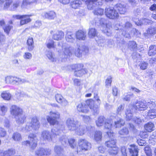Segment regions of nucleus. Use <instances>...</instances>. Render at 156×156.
<instances>
[{"label": "nucleus", "instance_id": "f257e3e1", "mask_svg": "<svg viewBox=\"0 0 156 156\" xmlns=\"http://www.w3.org/2000/svg\"><path fill=\"white\" fill-rule=\"evenodd\" d=\"M62 53V55H58V57L56 58L53 55L52 52L48 51L46 53V55L48 58L52 62H56L58 61L62 60V58H66L71 56L74 53V50L72 47H70L66 44L63 45Z\"/></svg>", "mask_w": 156, "mask_h": 156}, {"label": "nucleus", "instance_id": "f03ea898", "mask_svg": "<svg viewBox=\"0 0 156 156\" xmlns=\"http://www.w3.org/2000/svg\"><path fill=\"white\" fill-rule=\"evenodd\" d=\"M86 104L81 103L79 104L77 106V109L80 112L84 113H87L89 111L88 108V106L92 109L94 115L98 113V108L97 105H94V101L92 99L87 100L86 101Z\"/></svg>", "mask_w": 156, "mask_h": 156}, {"label": "nucleus", "instance_id": "7ed1b4c3", "mask_svg": "<svg viewBox=\"0 0 156 156\" xmlns=\"http://www.w3.org/2000/svg\"><path fill=\"white\" fill-rule=\"evenodd\" d=\"M62 132V130H58L56 128L52 129L51 133L48 131L44 130L41 133V139L45 141L53 142Z\"/></svg>", "mask_w": 156, "mask_h": 156}, {"label": "nucleus", "instance_id": "20e7f679", "mask_svg": "<svg viewBox=\"0 0 156 156\" xmlns=\"http://www.w3.org/2000/svg\"><path fill=\"white\" fill-rule=\"evenodd\" d=\"M40 123L36 116L33 117L30 122H28L25 127L22 129V130L24 132H28L38 129L40 127Z\"/></svg>", "mask_w": 156, "mask_h": 156}, {"label": "nucleus", "instance_id": "39448f33", "mask_svg": "<svg viewBox=\"0 0 156 156\" xmlns=\"http://www.w3.org/2000/svg\"><path fill=\"white\" fill-rule=\"evenodd\" d=\"M28 139L30 140H26L22 142L23 146H30L31 150H34L37 145V139L36 136L34 134H30L29 135Z\"/></svg>", "mask_w": 156, "mask_h": 156}, {"label": "nucleus", "instance_id": "423d86ee", "mask_svg": "<svg viewBox=\"0 0 156 156\" xmlns=\"http://www.w3.org/2000/svg\"><path fill=\"white\" fill-rule=\"evenodd\" d=\"M5 83L7 84H21L28 82V80L25 79H21L15 76H8L5 78Z\"/></svg>", "mask_w": 156, "mask_h": 156}, {"label": "nucleus", "instance_id": "0eeeda50", "mask_svg": "<svg viewBox=\"0 0 156 156\" xmlns=\"http://www.w3.org/2000/svg\"><path fill=\"white\" fill-rule=\"evenodd\" d=\"M60 117L59 112L51 111L49 113V116H47V119L50 125H54L57 123V120Z\"/></svg>", "mask_w": 156, "mask_h": 156}, {"label": "nucleus", "instance_id": "6e6552de", "mask_svg": "<svg viewBox=\"0 0 156 156\" xmlns=\"http://www.w3.org/2000/svg\"><path fill=\"white\" fill-rule=\"evenodd\" d=\"M105 13L108 18L111 19H115L119 16L117 11L112 7L106 8L105 10Z\"/></svg>", "mask_w": 156, "mask_h": 156}, {"label": "nucleus", "instance_id": "1a4fd4ad", "mask_svg": "<svg viewBox=\"0 0 156 156\" xmlns=\"http://www.w3.org/2000/svg\"><path fill=\"white\" fill-rule=\"evenodd\" d=\"M100 23L101 25L103 32L107 36L111 35L112 27L107 24V21L104 18H101L100 20Z\"/></svg>", "mask_w": 156, "mask_h": 156}, {"label": "nucleus", "instance_id": "9d476101", "mask_svg": "<svg viewBox=\"0 0 156 156\" xmlns=\"http://www.w3.org/2000/svg\"><path fill=\"white\" fill-rule=\"evenodd\" d=\"M79 147L82 150L87 151L90 150L91 147V143L84 139H80L78 141Z\"/></svg>", "mask_w": 156, "mask_h": 156}, {"label": "nucleus", "instance_id": "9b49d317", "mask_svg": "<svg viewBox=\"0 0 156 156\" xmlns=\"http://www.w3.org/2000/svg\"><path fill=\"white\" fill-rule=\"evenodd\" d=\"M84 1L87 5V7L89 10H93L97 6L101 5H102L101 2L99 0H82Z\"/></svg>", "mask_w": 156, "mask_h": 156}, {"label": "nucleus", "instance_id": "f8f14e48", "mask_svg": "<svg viewBox=\"0 0 156 156\" xmlns=\"http://www.w3.org/2000/svg\"><path fill=\"white\" fill-rule=\"evenodd\" d=\"M107 134L110 140L105 142V145L109 148L116 146V141L114 139V134L113 132L110 130L109 132H107Z\"/></svg>", "mask_w": 156, "mask_h": 156}, {"label": "nucleus", "instance_id": "ddd939ff", "mask_svg": "<svg viewBox=\"0 0 156 156\" xmlns=\"http://www.w3.org/2000/svg\"><path fill=\"white\" fill-rule=\"evenodd\" d=\"M75 67L74 75L76 76H80L87 72V69L83 68V65L82 64L76 65Z\"/></svg>", "mask_w": 156, "mask_h": 156}, {"label": "nucleus", "instance_id": "4468645a", "mask_svg": "<svg viewBox=\"0 0 156 156\" xmlns=\"http://www.w3.org/2000/svg\"><path fill=\"white\" fill-rule=\"evenodd\" d=\"M78 122L73 119L68 118L66 121V124L68 129L71 131L75 130L78 126Z\"/></svg>", "mask_w": 156, "mask_h": 156}, {"label": "nucleus", "instance_id": "2eb2a0df", "mask_svg": "<svg viewBox=\"0 0 156 156\" xmlns=\"http://www.w3.org/2000/svg\"><path fill=\"white\" fill-rule=\"evenodd\" d=\"M32 16L31 15H16L15 17L17 19H22L20 21V24L21 25H23L31 21V19L30 17ZM13 17H14L15 16H13Z\"/></svg>", "mask_w": 156, "mask_h": 156}, {"label": "nucleus", "instance_id": "dca6fc26", "mask_svg": "<svg viewBox=\"0 0 156 156\" xmlns=\"http://www.w3.org/2000/svg\"><path fill=\"white\" fill-rule=\"evenodd\" d=\"M11 114L15 117L23 113L22 109L19 106L15 105H12L10 109Z\"/></svg>", "mask_w": 156, "mask_h": 156}, {"label": "nucleus", "instance_id": "f3484780", "mask_svg": "<svg viewBox=\"0 0 156 156\" xmlns=\"http://www.w3.org/2000/svg\"><path fill=\"white\" fill-rule=\"evenodd\" d=\"M133 108L137 110L141 111L146 110L147 108V105L145 102L139 101L133 105Z\"/></svg>", "mask_w": 156, "mask_h": 156}, {"label": "nucleus", "instance_id": "a211bd4d", "mask_svg": "<svg viewBox=\"0 0 156 156\" xmlns=\"http://www.w3.org/2000/svg\"><path fill=\"white\" fill-rule=\"evenodd\" d=\"M133 25L131 23L129 22H126L124 24V26L123 28V32L122 33V35L125 36L126 37H128L127 36H126V34L128 33V35L129 34V30L132 28Z\"/></svg>", "mask_w": 156, "mask_h": 156}, {"label": "nucleus", "instance_id": "6ab92c4d", "mask_svg": "<svg viewBox=\"0 0 156 156\" xmlns=\"http://www.w3.org/2000/svg\"><path fill=\"white\" fill-rule=\"evenodd\" d=\"M115 7L119 11L120 14H124L127 12V9L126 5L124 4L118 3L115 5Z\"/></svg>", "mask_w": 156, "mask_h": 156}, {"label": "nucleus", "instance_id": "aec40b11", "mask_svg": "<svg viewBox=\"0 0 156 156\" xmlns=\"http://www.w3.org/2000/svg\"><path fill=\"white\" fill-rule=\"evenodd\" d=\"M87 130H89L88 129L83 126H79L75 130L77 134L82 136L87 131Z\"/></svg>", "mask_w": 156, "mask_h": 156}, {"label": "nucleus", "instance_id": "412c9836", "mask_svg": "<svg viewBox=\"0 0 156 156\" xmlns=\"http://www.w3.org/2000/svg\"><path fill=\"white\" fill-rule=\"evenodd\" d=\"M55 156H65L63 149L61 146H55L54 148Z\"/></svg>", "mask_w": 156, "mask_h": 156}, {"label": "nucleus", "instance_id": "4be33fe9", "mask_svg": "<svg viewBox=\"0 0 156 156\" xmlns=\"http://www.w3.org/2000/svg\"><path fill=\"white\" fill-rule=\"evenodd\" d=\"M42 16L45 18L49 20L54 19L56 16L55 13L53 11L48 12H44L42 14Z\"/></svg>", "mask_w": 156, "mask_h": 156}, {"label": "nucleus", "instance_id": "5701e85b", "mask_svg": "<svg viewBox=\"0 0 156 156\" xmlns=\"http://www.w3.org/2000/svg\"><path fill=\"white\" fill-rule=\"evenodd\" d=\"M152 23L153 21L151 20L144 18H143L142 19L139 20L138 21L135 22L136 24L138 26L141 25L142 24H150Z\"/></svg>", "mask_w": 156, "mask_h": 156}, {"label": "nucleus", "instance_id": "b1692460", "mask_svg": "<svg viewBox=\"0 0 156 156\" xmlns=\"http://www.w3.org/2000/svg\"><path fill=\"white\" fill-rule=\"evenodd\" d=\"M76 38L79 40H84L86 37V33L82 30H79L76 33Z\"/></svg>", "mask_w": 156, "mask_h": 156}, {"label": "nucleus", "instance_id": "393cba45", "mask_svg": "<svg viewBox=\"0 0 156 156\" xmlns=\"http://www.w3.org/2000/svg\"><path fill=\"white\" fill-rule=\"evenodd\" d=\"M112 120L111 119H107L105 121V128L111 130L114 128V124Z\"/></svg>", "mask_w": 156, "mask_h": 156}, {"label": "nucleus", "instance_id": "a878e982", "mask_svg": "<svg viewBox=\"0 0 156 156\" xmlns=\"http://www.w3.org/2000/svg\"><path fill=\"white\" fill-rule=\"evenodd\" d=\"M131 147L129 148V152L132 156H137L138 150L137 146L133 144L130 145Z\"/></svg>", "mask_w": 156, "mask_h": 156}, {"label": "nucleus", "instance_id": "bb28decb", "mask_svg": "<svg viewBox=\"0 0 156 156\" xmlns=\"http://www.w3.org/2000/svg\"><path fill=\"white\" fill-rule=\"evenodd\" d=\"M88 49L87 47L85 48L84 51L80 50L79 48H78L76 50H75V54L77 57H80L82 56V54H86L88 52Z\"/></svg>", "mask_w": 156, "mask_h": 156}, {"label": "nucleus", "instance_id": "cd10ccee", "mask_svg": "<svg viewBox=\"0 0 156 156\" xmlns=\"http://www.w3.org/2000/svg\"><path fill=\"white\" fill-rule=\"evenodd\" d=\"M75 36L72 32H68L66 35V40L68 42H73L75 40Z\"/></svg>", "mask_w": 156, "mask_h": 156}, {"label": "nucleus", "instance_id": "c85d7f7f", "mask_svg": "<svg viewBox=\"0 0 156 156\" xmlns=\"http://www.w3.org/2000/svg\"><path fill=\"white\" fill-rule=\"evenodd\" d=\"M95 39L96 42L101 46H103L105 44L106 40L103 37L97 36Z\"/></svg>", "mask_w": 156, "mask_h": 156}, {"label": "nucleus", "instance_id": "c756f323", "mask_svg": "<svg viewBox=\"0 0 156 156\" xmlns=\"http://www.w3.org/2000/svg\"><path fill=\"white\" fill-rule=\"evenodd\" d=\"M64 36V33L61 31H58L53 35V38L54 39L59 40H61Z\"/></svg>", "mask_w": 156, "mask_h": 156}, {"label": "nucleus", "instance_id": "7c9ffc66", "mask_svg": "<svg viewBox=\"0 0 156 156\" xmlns=\"http://www.w3.org/2000/svg\"><path fill=\"white\" fill-rule=\"evenodd\" d=\"M15 118H16V122L18 124L23 123L26 119V117L23 113Z\"/></svg>", "mask_w": 156, "mask_h": 156}, {"label": "nucleus", "instance_id": "2f4dec72", "mask_svg": "<svg viewBox=\"0 0 156 156\" xmlns=\"http://www.w3.org/2000/svg\"><path fill=\"white\" fill-rule=\"evenodd\" d=\"M146 115L151 119L156 118V109H152L149 110L146 114Z\"/></svg>", "mask_w": 156, "mask_h": 156}, {"label": "nucleus", "instance_id": "473e14b6", "mask_svg": "<svg viewBox=\"0 0 156 156\" xmlns=\"http://www.w3.org/2000/svg\"><path fill=\"white\" fill-rule=\"evenodd\" d=\"M102 137V133L99 131H97L95 132L94 135V140L98 142L101 140Z\"/></svg>", "mask_w": 156, "mask_h": 156}, {"label": "nucleus", "instance_id": "72a5a7b5", "mask_svg": "<svg viewBox=\"0 0 156 156\" xmlns=\"http://www.w3.org/2000/svg\"><path fill=\"white\" fill-rule=\"evenodd\" d=\"M131 107L132 106L130 105L129 106L128 108H127L126 111L125 112L126 119L127 120H130L131 119L133 120V119H132L133 117L132 113V111L130 109Z\"/></svg>", "mask_w": 156, "mask_h": 156}, {"label": "nucleus", "instance_id": "f704fd0d", "mask_svg": "<svg viewBox=\"0 0 156 156\" xmlns=\"http://www.w3.org/2000/svg\"><path fill=\"white\" fill-rule=\"evenodd\" d=\"M12 139L16 142H20L22 139L21 134L17 132L14 133L12 136Z\"/></svg>", "mask_w": 156, "mask_h": 156}, {"label": "nucleus", "instance_id": "c9c22d12", "mask_svg": "<svg viewBox=\"0 0 156 156\" xmlns=\"http://www.w3.org/2000/svg\"><path fill=\"white\" fill-rule=\"evenodd\" d=\"M1 97L4 100H9L11 97V94L7 91H4L1 94Z\"/></svg>", "mask_w": 156, "mask_h": 156}, {"label": "nucleus", "instance_id": "e433bc0d", "mask_svg": "<svg viewBox=\"0 0 156 156\" xmlns=\"http://www.w3.org/2000/svg\"><path fill=\"white\" fill-rule=\"evenodd\" d=\"M144 127L147 131L151 132L153 131L154 125L151 122H149L144 125Z\"/></svg>", "mask_w": 156, "mask_h": 156}, {"label": "nucleus", "instance_id": "4c0bfd02", "mask_svg": "<svg viewBox=\"0 0 156 156\" xmlns=\"http://www.w3.org/2000/svg\"><path fill=\"white\" fill-rule=\"evenodd\" d=\"M125 123V121L121 119H119L116 121L114 122V128H119L123 126Z\"/></svg>", "mask_w": 156, "mask_h": 156}, {"label": "nucleus", "instance_id": "58836bf2", "mask_svg": "<svg viewBox=\"0 0 156 156\" xmlns=\"http://www.w3.org/2000/svg\"><path fill=\"white\" fill-rule=\"evenodd\" d=\"M27 45L28 46V48L29 51H31L34 48V41L32 37H30L27 41Z\"/></svg>", "mask_w": 156, "mask_h": 156}, {"label": "nucleus", "instance_id": "ea45409f", "mask_svg": "<svg viewBox=\"0 0 156 156\" xmlns=\"http://www.w3.org/2000/svg\"><path fill=\"white\" fill-rule=\"evenodd\" d=\"M81 4V2L79 0H74L71 3L72 7L74 9L78 8Z\"/></svg>", "mask_w": 156, "mask_h": 156}, {"label": "nucleus", "instance_id": "a19ab883", "mask_svg": "<svg viewBox=\"0 0 156 156\" xmlns=\"http://www.w3.org/2000/svg\"><path fill=\"white\" fill-rule=\"evenodd\" d=\"M129 48L132 51H136L137 48V44L134 41H131L128 43Z\"/></svg>", "mask_w": 156, "mask_h": 156}, {"label": "nucleus", "instance_id": "79ce46f5", "mask_svg": "<svg viewBox=\"0 0 156 156\" xmlns=\"http://www.w3.org/2000/svg\"><path fill=\"white\" fill-rule=\"evenodd\" d=\"M98 34L97 31L94 28H91L89 29L88 35L90 38H93L97 36Z\"/></svg>", "mask_w": 156, "mask_h": 156}, {"label": "nucleus", "instance_id": "37998d69", "mask_svg": "<svg viewBox=\"0 0 156 156\" xmlns=\"http://www.w3.org/2000/svg\"><path fill=\"white\" fill-rule=\"evenodd\" d=\"M105 118L101 116L98 117L96 121V125L98 126H101L103 125Z\"/></svg>", "mask_w": 156, "mask_h": 156}, {"label": "nucleus", "instance_id": "c03bdc74", "mask_svg": "<svg viewBox=\"0 0 156 156\" xmlns=\"http://www.w3.org/2000/svg\"><path fill=\"white\" fill-rule=\"evenodd\" d=\"M156 53V46L155 45H151L149 48L148 55L149 56L154 55Z\"/></svg>", "mask_w": 156, "mask_h": 156}, {"label": "nucleus", "instance_id": "a18cd8bd", "mask_svg": "<svg viewBox=\"0 0 156 156\" xmlns=\"http://www.w3.org/2000/svg\"><path fill=\"white\" fill-rule=\"evenodd\" d=\"M109 154L112 155L116 154L118 151V148L116 146L109 148L108 150Z\"/></svg>", "mask_w": 156, "mask_h": 156}, {"label": "nucleus", "instance_id": "49530a36", "mask_svg": "<svg viewBox=\"0 0 156 156\" xmlns=\"http://www.w3.org/2000/svg\"><path fill=\"white\" fill-rule=\"evenodd\" d=\"M118 133L121 136H126L129 134V131L127 128L124 127L119 131Z\"/></svg>", "mask_w": 156, "mask_h": 156}, {"label": "nucleus", "instance_id": "de8ad7c7", "mask_svg": "<svg viewBox=\"0 0 156 156\" xmlns=\"http://www.w3.org/2000/svg\"><path fill=\"white\" fill-rule=\"evenodd\" d=\"M59 141L63 145H65L68 142V138L66 135H63L60 136L59 139Z\"/></svg>", "mask_w": 156, "mask_h": 156}, {"label": "nucleus", "instance_id": "09e8293b", "mask_svg": "<svg viewBox=\"0 0 156 156\" xmlns=\"http://www.w3.org/2000/svg\"><path fill=\"white\" fill-rule=\"evenodd\" d=\"M156 33V28L154 27H151L148 28L147 31V33L148 35H152Z\"/></svg>", "mask_w": 156, "mask_h": 156}, {"label": "nucleus", "instance_id": "8fccbe9b", "mask_svg": "<svg viewBox=\"0 0 156 156\" xmlns=\"http://www.w3.org/2000/svg\"><path fill=\"white\" fill-rule=\"evenodd\" d=\"M35 155L37 156H44L43 148L37 149L35 151Z\"/></svg>", "mask_w": 156, "mask_h": 156}, {"label": "nucleus", "instance_id": "3c124183", "mask_svg": "<svg viewBox=\"0 0 156 156\" xmlns=\"http://www.w3.org/2000/svg\"><path fill=\"white\" fill-rule=\"evenodd\" d=\"M104 10L103 9L98 8L93 11L94 15H101L104 13Z\"/></svg>", "mask_w": 156, "mask_h": 156}, {"label": "nucleus", "instance_id": "603ef678", "mask_svg": "<svg viewBox=\"0 0 156 156\" xmlns=\"http://www.w3.org/2000/svg\"><path fill=\"white\" fill-rule=\"evenodd\" d=\"M68 143L70 147L72 148H74L76 146V143L75 140L73 138H71L68 140Z\"/></svg>", "mask_w": 156, "mask_h": 156}, {"label": "nucleus", "instance_id": "864d4df0", "mask_svg": "<svg viewBox=\"0 0 156 156\" xmlns=\"http://www.w3.org/2000/svg\"><path fill=\"white\" fill-rule=\"evenodd\" d=\"M46 46L48 48H53L55 47L54 42L52 40H49L46 43Z\"/></svg>", "mask_w": 156, "mask_h": 156}, {"label": "nucleus", "instance_id": "5fc2aeb1", "mask_svg": "<svg viewBox=\"0 0 156 156\" xmlns=\"http://www.w3.org/2000/svg\"><path fill=\"white\" fill-rule=\"evenodd\" d=\"M7 108L5 106H1V109L0 112V114L2 115H4L7 111Z\"/></svg>", "mask_w": 156, "mask_h": 156}, {"label": "nucleus", "instance_id": "6e6d98bb", "mask_svg": "<svg viewBox=\"0 0 156 156\" xmlns=\"http://www.w3.org/2000/svg\"><path fill=\"white\" fill-rule=\"evenodd\" d=\"M148 65L147 63L144 62H142L140 63L139 66L140 69L145 70L147 69Z\"/></svg>", "mask_w": 156, "mask_h": 156}, {"label": "nucleus", "instance_id": "4d7b16f0", "mask_svg": "<svg viewBox=\"0 0 156 156\" xmlns=\"http://www.w3.org/2000/svg\"><path fill=\"white\" fill-rule=\"evenodd\" d=\"M145 152L147 156H152L151 150L149 146L146 147L144 148Z\"/></svg>", "mask_w": 156, "mask_h": 156}, {"label": "nucleus", "instance_id": "13d9d810", "mask_svg": "<svg viewBox=\"0 0 156 156\" xmlns=\"http://www.w3.org/2000/svg\"><path fill=\"white\" fill-rule=\"evenodd\" d=\"M13 27L11 25H6L3 27V29L7 35H9V32L10 30Z\"/></svg>", "mask_w": 156, "mask_h": 156}, {"label": "nucleus", "instance_id": "bf43d9fd", "mask_svg": "<svg viewBox=\"0 0 156 156\" xmlns=\"http://www.w3.org/2000/svg\"><path fill=\"white\" fill-rule=\"evenodd\" d=\"M44 156H48L51 154V150L48 148H43Z\"/></svg>", "mask_w": 156, "mask_h": 156}, {"label": "nucleus", "instance_id": "052dcab7", "mask_svg": "<svg viewBox=\"0 0 156 156\" xmlns=\"http://www.w3.org/2000/svg\"><path fill=\"white\" fill-rule=\"evenodd\" d=\"M12 2V0H6V2L4 5V9H6L10 6Z\"/></svg>", "mask_w": 156, "mask_h": 156}, {"label": "nucleus", "instance_id": "680f3d73", "mask_svg": "<svg viewBox=\"0 0 156 156\" xmlns=\"http://www.w3.org/2000/svg\"><path fill=\"white\" fill-rule=\"evenodd\" d=\"M55 99L59 103L64 99L62 96L60 94H57L55 96Z\"/></svg>", "mask_w": 156, "mask_h": 156}, {"label": "nucleus", "instance_id": "e2e57ef3", "mask_svg": "<svg viewBox=\"0 0 156 156\" xmlns=\"http://www.w3.org/2000/svg\"><path fill=\"white\" fill-rule=\"evenodd\" d=\"M112 82V77L111 76H109L106 80L105 82L106 86L107 87L110 86Z\"/></svg>", "mask_w": 156, "mask_h": 156}, {"label": "nucleus", "instance_id": "0e129e2a", "mask_svg": "<svg viewBox=\"0 0 156 156\" xmlns=\"http://www.w3.org/2000/svg\"><path fill=\"white\" fill-rule=\"evenodd\" d=\"M133 96V94H127L123 97L122 98L124 101H129L131 97Z\"/></svg>", "mask_w": 156, "mask_h": 156}, {"label": "nucleus", "instance_id": "69168bd1", "mask_svg": "<svg viewBox=\"0 0 156 156\" xmlns=\"http://www.w3.org/2000/svg\"><path fill=\"white\" fill-rule=\"evenodd\" d=\"M6 135V131L4 128H0V137H4Z\"/></svg>", "mask_w": 156, "mask_h": 156}, {"label": "nucleus", "instance_id": "338daca9", "mask_svg": "<svg viewBox=\"0 0 156 156\" xmlns=\"http://www.w3.org/2000/svg\"><path fill=\"white\" fill-rule=\"evenodd\" d=\"M133 120L137 124H140L142 122L141 119L139 117H134L133 118Z\"/></svg>", "mask_w": 156, "mask_h": 156}, {"label": "nucleus", "instance_id": "774afa93", "mask_svg": "<svg viewBox=\"0 0 156 156\" xmlns=\"http://www.w3.org/2000/svg\"><path fill=\"white\" fill-rule=\"evenodd\" d=\"M23 57L25 59H30L32 57V55L30 53L25 52L23 55Z\"/></svg>", "mask_w": 156, "mask_h": 156}]
</instances>
